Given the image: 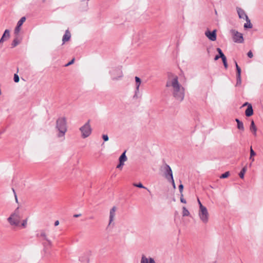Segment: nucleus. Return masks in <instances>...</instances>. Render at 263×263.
<instances>
[{"mask_svg":"<svg viewBox=\"0 0 263 263\" xmlns=\"http://www.w3.org/2000/svg\"><path fill=\"white\" fill-rule=\"evenodd\" d=\"M87 1H89V0H86Z\"/></svg>","mask_w":263,"mask_h":263,"instance_id":"3c124183","label":"nucleus"},{"mask_svg":"<svg viewBox=\"0 0 263 263\" xmlns=\"http://www.w3.org/2000/svg\"><path fill=\"white\" fill-rule=\"evenodd\" d=\"M180 201L182 203H186V200L183 198V196H181V198H180Z\"/></svg>","mask_w":263,"mask_h":263,"instance_id":"ea45409f","label":"nucleus"},{"mask_svg":"<svg viewBox=\"0 0 263 263\" xmlns=\"http://www.w3.org/2000/svg\"><path fill=\"white\" fill-rule=\"evenodd\" d=\"M37 236L39 238H41L43 240L47 241L48 244L51 245V241L48 238L47 235L45 231L42 230L40 231V233L37 235Z\"/></svg>","mask_w":263,"mask_h":263,"instance_id":"2eb2a0df","label":"nucleus"},{"mask_svg":"<svg viewBox=\"0 0 263 263\" xmlns=\"http://www.w3.org/2000/svg\"><path fill=\"white\" fill-rule=\"evenodd\" d=\"M140 263H156L154 258L151 257H147L145 255H142Z\"/></svg>","mask_w":263,"mask_h":263,"instance_id":"4468645a","label":"nucleus"},{"mask_svg":"<svg viewBox=\"0 0 263 263\" xmlns=\"http://www.w3.org/2000/svg\"><path fill=\"white\" fill-rule=\"evenodd\" d=\"M59 224V221L58 220H56L54 222V226H57Z\"/></svg>","mask_w":263,"mask_h":263,"instance_id":"79ce46f5","label":"nucleus"},{"mask_svg":"<svg viewBox=\"0 0 263 263\" xmlns=\"http://www.w3.org/2000/svg\"><path fill=\"white\" fill-rule=\"evenodd\" d=\"M250 130L252 133L253 135L256 137L257 136V128L256 125H255L254 122L253 120L251 121V125L250 126Z\"/></svg>","mask_w":263,"mask_h":263,"instance_id":"f3484780","label":"nucleus"},{"mask_svg":"<svg viewBox=\"0 0 263 263\" xmlns=\"http://www.w3.org/2000/svg\"><path fill=\"white\" fill-rule=\"evenodd\" d=\"M237 11L239 18H243L245 20H248V17L242 9H241V8H237Z\"/></svg>","mask_w":263,"mask_h":263,"instance_id":"a211bd4d","label":"nucleus"},{"mask_svg":"<svg viewBox=\"0 0 263 263\" xmlns=\"http://www.w3.org/2000/svg\"><path fill=\"white\" fill-rule=\"evenodd\" d=\"M23 213L18 207L10 214L7 221L10 226L17 227L20 225Z\"/></svg>","mask_w":263,"mask_h":263,"instance_id":"7ed1b4c3","label":"nucleus"},{"mask_svg":"<svg viewBox=\"0 0 263 263\" xmlns=\"http://www.w3.org/2000/svg\"><path fill=\"white\" fill-rule=\"evenodd\" d=\"M109 73L110 74L111 79L114 81L119 80L121 79L123 76L121 68L119 67L112 68L110 70Z\"/></svg>","mask_w":263,"mask_h":263,"instance_id":"423d86ee","label":"nucleus"},{"mask_svg":"<svg viewBox=\"0 0 263 263\" xmlns=\"http://www.w3.org/2000/svg\"><path fill=\"white\" fill-rule=\"evenodd\" d=\"M145 189H146V190H147V191H149V189H147V188L145 187Z\"/></svg>","mask_w":263,"mask_h":263,"instance_id":"09e8293b","label":"nucleus"},{"mask_svg":"<svg viewBox=\"0 0 263 263\" xmlns=\"http://www.w3.org/2000/svg\"><path fill=\"white\" fill-rule=\"evenodd\" d=\"M71 38V33L68 30H66L62 38L63 44L69 41Z\"/></svg>","mask_w":263,"mask_h":263,"instance_id":"dca6fc26","label":"nucleus"},{"mask_svg":"<svg viewBox=\"0 0 263 263\" xmlns=\"http://www.w3.org/2000/svg\"><path fill=\"white\" fill-rule=\"evenodd\" d=\"M205 35L210 40L215 41L216 40V30H214L212 32L206 30L205 32Z\"/></svg>","mask_w":263,"mask_h":263,"instance_id":"9d476101","label":"nucleus"},{"mask_svg":"<svg viewBox=\"0 0 263 263\" xmlns=\"http://www.w3.org/2000/svg\"><path fill=\"white\" fill-rule=\"evenodd\" d=\"M183 184H181L179 185V192L181 194V196H183V194H182V192H183Z\"/></svg>","mask_w":263,"mask_h":263,"instance_id":"2f4dec72","label":"nucleus"},{"mask_svg":"<svg viewBox=\"0 0 263 263\" xmlns=\"http://www.w3.org/2000/svg\"><path fill=\"white\" fill-rule=\"evenodd\" d=\"M235 65H236V70H237V69H238V68H240L238 66V64H237V62H235Z\"/></svg>","mask_w":263,"mask_h":263,"instance_id":"49530a36","label":"nucleus"},{"mask_svg":"<svg viewBox=\"0 0 263 263\" xmlns=\"http://www.w3.org/2000/svg\"><path fill=\"white\" fill-rule=\"evenodd\" d=\"M134 185L139 188H145V187H144L141 183H134Z\"/></svg>","mask_w":263,"mask_h":263,"instance_id":"473e14b6","label":"nucleus"},{"mask_svg":"<svg viewBox=\"0 0 263 263\" xmlns=\"http://www.w3.org/2000/svg\"><path fill=\"white\" fill-rule=\"evenodd\" d=\"M26 18L25 17H22L17 22V26L15 28L14 30V33L16 35L18 34L20 30H21V27L24 23V22L25 21Z\"/></svg>","mask_w":263,"mask_h":263,"instance_id":"ddd939ff","label":"nucleus"},{"mask_svg":"<svg viewBox=\"0 0 263 263\" xmlns=\"http://www.w3.org/2000/svg\"><path fill=\"white\" fill-rule=\"evenodd\" d=\"M235 121L236 122H237V128L240 129V130H241L242 131L244 130V126H243V124L242 122H241L239 119H235Z\"/></svg>","mask_w":263,"mask_h":263,"instance_id":"4be33fe9","label":"nucleus"},{"mask_svg":"<svg viewBox=\"0 0 263 263\" xmlns=\"http://www.w3.org/2000/svg\"><path fill=\"white\" fill-rule=\"evenodd\" d=\"M124 165V163H122V162H119V163L118 165H117V168H120V169H122V167Z\"/></svg>","mask_w":263,"mask_h":263,"instance_id":"f704fd0d","label":"nucleus"},{"mask_svg":"<svg viewBox=\"0 0 263 263\" xmlns=\"http://www.w3.org/2000/svg\"><path fill=\"white\" fill-rule=\"evenodd\" d=\"M247 21V23L245 24L244 25V28H252V25L251 23L250 20L248 18V20H246Z\"/></svg>","mask_w":263,"mask_h":263,"instance_id":"5701e85b","label":"nucleus"},{"mask_svg":"<svg viewBox=\"0 0 263 263\" xmlns=\"http://www.w3.org/2000/svg\"><path fill=\"white\" fill-rule=\"evenodd\" d=\"M247 171V167L246 166H245L242 168V169L241 170V171H240L239 175V177L241 178V179H243L244 178V175L246 173V172Z\"/></svg>","mask_w":263,"mask_h":263,"instance_id":"393cba45","label":"nucleus"},{"mask_svg":"<svg viewBox=\"0 0 263 263\" xmlns=\"http://www.w3.org/2000/svg\"><path fill=\"white\" fill-rule=\"evenodd\" d=\"M27 222H28V218H26V219H24L22 222V223H21V227H22L23 228H25L27 227Z\"/></svg>","mask_w":263,"mask_h":263,"instance_id":"bb28decb","label":"nucleus"},{"mask_svg":"<svg viewBox=\"0 0 263 263\" xmlns=\"http://www.w3.org/2000/svg\"><path fill=\"white\" fill-rule=\"evenodd\" d=\"M165 177L168 180L173 178L171 168L168 165H166L165 166Z\"/></svg>","mask_w":263,"mask_h":263,"instance_id":"f8f14e48","label":"nucleus"},{"mask_svg":"<svg viewBox=\"0 0 263 263\" xmlns=\"http://www.w3.org/2000/svg\"><path fill=\"white\" fill-rule=\"evenodd\" d=\"M198 215L200 220L203 223L206 224L209 222L210 214L206 207L199 209Z\"/></svg>","mask_w":263,"mask_h":263,"instance_id":"20e7f679","label":"nucleus"},{"mask_svg":"<svg viewBox=\"0 0 263 263\" xmlns=\"http://www.w3.org/2000/svg\"><path fill=\"white\" fill-rule=\"evenodd\" d=\"M217 51H218V53H219V56L216 55L214 58V60L215 61H216V60H218L220 58H221L222 59V62L223 63V65H224L225 68H228V64L227 62V58H226V56L224 55V54L223 53V52L220 48H217Z\"/></svg>","mask_w":263,"mask_h":263,"instance_id":"1a4fd4ad","label":"nucleus"},{"mask_svg":"<svg viewBox=\"0 0 263 263\" xmlns=\"http://www.w3.org/2000/svg\"><path fill=\"white\" fill-rule=\"evenodd\" d=\"M256 155V153L252 149V147L250 148V159L251 160L252 162H253L254 161V159L253 158V156H254Z\"/></svg>","mask_w":263,"mask_h":263,"instance_id":"a878e982","label":"nucleus"},{"mask_svg":"<svg viewBox=\"0 0 263 263\" xmlns=\"http://www.w3.org/2000/svg\"><path fill=\"white\" fill-rule=\"evenodd\" d=\"M166 87L173 97L177 101H182L184 97V88L179 83L176 75L170 74L166 83Z\"/></svg>","mask_w":263,"mask_h":263,"instance_id":"f257e3e1","label":"nucleus"},{"mask_svg":"<svg viewBox=\"0 0 263 263\" xmlns=\"http://www.w3.org/2000/svg\"><path fill=\"white\" fill-rule=\"evenodd\" d=\"M19 80H20V78H19L17 74H14V81L15 83H17V82H19Z\"/></svg>","mask_w":263,"mask_h":263,"instance_id":"7c9ffc66","label":"nucleus"},{"mask_svg":"<svg viewBox=\"0 0 263 263\" xmlns=\"http://www.w3.org/2000/svg\"><path fill=\"white\" fill-rule=\"evenodd\" d=\"M125 153L126 152H124L120 156L119 159V162L124 163V162L127 161V158L125 155Z\"/></svg>","mask_w":263,"mask_h":263,"instance_id":"412c9836","label":"nucleus"},{"mask_svg":"<svg viewBox=\"0 0 263 263\" xmlns=\"http://www.w3.org/2000/svg\"><path fill=\"white\" fill-rule=\"evenodd\" d=\"M13 192H14V193H15V191H14V190H13ZM14 194H15V201H16V202H17V196H16V194H15V193H14Z\"/></svg>","mask_w":263,"mask_h":263,"instance_id":"c03bdc74","label":"nucleus"},{"mask_svg":"<svg viewBox=\"0 0 263 263\" xmlns=\"http://www.w3.org/2000/svg\"><path fill=\"white\" fill-rule=\"evenodd\" d=\"M102 138L104 141H107L108 140V137L107 135H103L102 136Z\"/></svg>","mask_w":263,"mask_h":263,"instance_id":"c9c22d12","label":"nucleus"},{"mask_svg":"<svg viewBox=\"0 0 263 263\" xmlns=\"http://www.w3.org/2000/svg\"><path fill=\"white\" fill-rule=\"evenodd\" d=\"M10 31L9 30L6 29L4 31L2 37L0 39V47L2 46L3 43L8 40L10 38Z\"/></svg>","mask_w":263,"mask_h":263,"instance_id":"9b49d317","label":"nucleus"},{"mask_svg":"<svg viewBox=\"0 0 263 263\" xmlns=\"http://www.w3.org/2000/svg\"><path fill=\"white\" fill-rule=\"evenodd\" d=\"M197 202H198V205H199V209H200V208H203L204 207H205V206H204L201 202V201H200L199 199L198 198L197 199Z\"/></svg>","mask_w":263,"mask_h":263,"instance_id":"72a5a7b5","label":"nucleus"},{"mask_svg":"<svg viewBox=\"0 0 263 263\" xmlns=\"http://www.w3.org/2000/svg\"><path fill=\"white\" fill-rule=\"evenodd\" d=\"M249 104H250L248 102H246L245 103L243 104V106H247V107H248L249 106Z\"/></svg>","mask_w":263,"mask_h":263,"instance_id":"37998d69","label":"nucleus"},{"mask_svg":"<svg viewBox=\"0 0 263 263\" xmlns=\"http://www.w3.org/2000/svg\"><path fill=\"white\" fill-rule=\"evenodd\" d=\"M241 84V77H240L239 79H237V85H239Z\"/></svg>","mask_w":263,"mask_h":263,"instance_id":"a19ab883","label":"nucleus"},{"mask_svg":"<svg viewBox=\"0 0 263 263\" xmlns=\"http://www.w3.org/2000/svg\"><path fill=\"white\" fill-rule=\"evenodd\" d=\"M245 114L247 117H250L253 114V110L251 104H249L245 111Z\"/></svg>","mask_w":263,"mask_h":263,"instance_id":"6ab92c4d","label":"nucleus"},{"mask_svg":"<svg viewBox=\"0 0 263 263\" xmlns=\"http://www.w3.org/2000/svg\"><path fill=\"white\" fill-rule=\"evenodd\" d=\"M172 183V185H173V188L174 189H176V185H175V182H174V179L172 178V179H170Z\"/></svg>","mask_w":263,"mask_h":263,"instance_id":"58836bf2","label":"nucleus"},{"mask_svg":"<svg viewBox=\"0 0 263 263\" xmlns=\"http://www.w3.org/2000/svg\"><path fill=\"white\" fill-rule=\"evenodd\" d=\"M55 129L57 137L62 140L65 139V134L67 131V121L65 117L59 118L56 121Z\"/></svg>","mask_w":263,"mask_h":263,"instance_id":"f03ea898","label":"nucleus"},{"mask_svg":"<svg viewBox=\"0 0 263 263\" xmlns=\"http://www.w3.org/2000/svg\"><path fill=\"white\" fill-rule=\"evenodd\" d=\"M236 70H237V76H236L237 79H239L240 77H241V69L238 68V69Z\"/></svg>","mask_w":263,"mask_h":263,"instance_id":"c756f323","label":"nucleus"},{"mask_svg":"<svg viewBox=\"0 0 263 263\" xmlns=\"http://www.w3.org/2000/svg\"><path fill=\"white\" fill-rule=\"evenodd\" d=\"M81 136L83 138L89 137L92 133V128L90 124V120H88L80 128Z\"/></svg>","mask_w":263,"mask_h":263,"instance_id":"39448f33","label":"nucleus"},{"mask_svg":"<svg viewBox=\"0 0 263 263\" xmlns=\"http://www.w3.org/2000/svg\"><path fill=\"white\" fill-rule=\"evenodd\" d=\"M81 216V214H75L73 215L74 217H78Z\"/></svg>","mask_w":263,"mask_h":263,"instance_id":"de8ad7c7","label":"nucleus"},{"mask_svg":"<svg viewBox=\"0 0 263 263\" xmlns=\"http://www.w3.org/2000/svg\"><path fill=\"white\" fill-rule=\"evenodd\" d=\"M74 59H73L72 60H71L69 63H68L67 64H66L65 65V66H68L69 65H70L71 64H73V62H74Z\"/></svg>","mask_w":263,"mask_h":263,"instance_id":"4c0bfd02","label":"nucleus"},{"mask_svg":"<svg viewBox=\"0 0 263 263\" xmlns=\"http://www.w3.org/2000/svg\"><path fill=\"white\" fill-rule=\"evenodd\" d=\"M190 214L189 211L187 210V209L185 207L183 206L182 208V216H188Z\"/></svg>","mask_w":263,"mask_h":263,"instance_id":"b1692460","label":"nucleus"},{"mask_svg":"<svg viewBox=\"0 0 263 263\" xmlns=\"http://www.w3.org/2000/svg\"><path fill=\"white\" fill-rule=\"evenodd\" d=\"M247 55H248V57L250 58H252L253 57V53L251 51H249L248 52Z\"/></svg>","mask_w":263,"mask_h":263,"instance_id":"e433bc0d","label":"nucleus"},{"mask_svg":"<svg viewBox=\"0 0 263 263\" xmlns=\"http://www.w3.org/2000/svg\"><path fill=\"white\" fill-rule=\"evenodd\" d=\"M235 65H236V70H237V69H238V68H240L238 66V64H237V62H235Z\"/></svg>","mask_w":263,"mask_h":263,"instance_id":"a18cd8bd","label":"nucleus"},{"mask_svg":"<svg viewBox=\"0 0 263 263\" xmlns=\"http://www.w3.org/2000/svg\"><path fill=\"white\" fill-rule=\"evenodd\" d=\"M135 82H136V92H138L139 90V87L141 83V79L138 77H135Z\"/></svg>","mask_w":263,"mask_h":263,"instance_id":"aec40b11","label":"nucleus"},{"mask_svg":"<svg viewBox=\"0 0 263 263\" xmlns=\"http://www.w3.org/2000/svg\"><path fill=\"white\" fill-rule=\"evenodd\" d=\"M229 175H230L229 172H226L224 173H223V174H222L220 176V178H226L228 177L229 176Z\"/></svg>","mask_w":263,"mask_h":263,"instance_id":"c85d7f7f","label":"nucleus"},{"mask_svg":"<svg viewBox=\"0 0 263 263\" xmlns=\"http://www.w3.org/2000/svg\"><path fill=\"white\" fill-rule=\"evenodd\" d=\"M117 208L116 206H113L109 211V222L108 227H114L115 226V220L116 217V211Z\"/></svg>","mask_w":263,"mask_h":263,"instance_id":"6e6552de","label":"nucleus"},{"mask_svg":"<svg viewBox=\"0 0 263 263\" xmlns=\"http://www.w3.org/2000/svg\"><path fill=\"white\" fill-rule=\"evenodd\" d=\"M145 189H146V190H147V191H149V189H147V188L145 187Z\"/></svg>","mask_w":263,"mask_h":263,"instance_id":"8fccbe9b","label":"nucleus"},{"mask_svg":"<svg viewBox=\"0 0 263 263\" xmlns=\"http://www.w3.org/2000/svg\"><path fill=\"white\" fill-rule=\"evenodd\" d=\"M19 43H20V41H18V40L17 38L14 39L12 42V47H16Z\"/></svg>","mask_w":263,"mask_h":263,"instance_id":"cd10ccee","label":"nucleus"},{"mask_svg":"<svg viewBox=\"0 0 263 263\" xmlns=\"http://www.w3.org/2000/svg\"><path fill=\"white\" fill-rule=\"evenodd\" d=\"M230 33L232 35L233 40L235 43H242L244 41L243 35L236 30L232 29Z\"/></svg>","mask_w":263,"mask_h":263,"instance_id":"0eeeda50","label":"nucleus"}]
</instances>
